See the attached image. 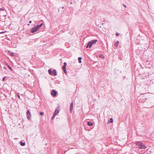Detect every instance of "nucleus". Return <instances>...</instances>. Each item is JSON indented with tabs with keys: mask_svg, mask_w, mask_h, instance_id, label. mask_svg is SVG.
<instances>
[{
	"mask_svg": "<svg viewBox=\"0 0 154 154\" xmlns=\"http://www.w3.org/2000/svg\"><path fill=\"white\" fill-rule=\"evenodd\" d=\"M43 23L37 25L36 26L34 27L31 29V32L32 33H34L39 30V29L42 26Z\"/></svg>",
	"mask_w": 154,
	"mask_h": 154,
	"instance_id": "obj_1",
	"label": "nucleus"
},
{
	"mask_svg": "<svg viewBox=\"0 0 154 154\" xmlns=\"http://www.w3.org/2000/svg\"><path fill=\"white\" fill-rule=\"evenodd\" d=\"M97 42V40L91 41L90 42L88 43V44L87 46V48H91L93 44H95Z\"/></svg>",
	"mask_w": 154,
	"mask_h": 154,
	"instance_id": "obj_2",
	"label": "nucleus"
},
{
	"mask_svg": "<svg viewBox=\"0 0 154 154\" xmlns=\"http://www.w3.org/2000/svg\"><path fill=\"white\" fill-rule=\"evenodd\" d=\"M66 64H67L66 63V62H64V63L63 66V67H62L63 69V71L65 73H66Z\"/></svg>",
	"mask_w": 154,
	"mask_h": 154,
	"instance_id": "obj_3",
	"label": "nucleus"
},
{
	"mask_svg": "<svg viewBox=\"0 0 154 154\" xmlns=\"http://www.w3.org/2000/svg\"><path fill=\"white\" fill-rule=\"evenodd\" d=\"M57 92L55 90H53L51 91V94L53 96H56Z\"/></svg>",
	"mask_w": 154,
	"mask_h": 154,
	"instance_id": "obj_4",
	"label": "nucleus"
},
{
	"mask_svg": "<svg viewBox=\"0 0 154 154\" xmlns=\"http://www.w3.org/2000/svg\"><path fill=\"white\" fill-rule=\"evenodd\" d=\"M138 148L140 149H145L146 148V146L144 145H143V143H142V145L140 146Z\"/></svg>",
	"mask_w": 154,
	"mask_h": 154,
	"instance_id": "obj_5",
	"label": "nucleus"
},
{
	"mask_svg": "<svg viewBox=\"0 0 154 154\" xmlns=\"http://www.w3.org/2000/svg\"><path fill=\"white\" fill-rule=\"evenodd\" d=\"M59 112V110L58 109H55L54 112V114H55V115H56L57 114H58Z\"/></svg>",
	"mask_w": 154,
	"mask_h": 154,
	"instance_id": "obj_6",
	"label": "nucleus"
},
{
	"mask_svg": "<svg viewBox=\"0 0 154 154\" xmlns=\"http://www.w3.org/2000/svg\"><path fill=\"white\" fill-rule=\"evenodd\" d=\"M54 76H56L57 75V73L56 72V70L55 69L53 70V71L52 72V75Z\"/></svg>",
	"mask_w": 154,
	"mask_h": 154,
	"instance_id": "obj_7",
	"label": "nucleus"
},
{
	"mask_svg": "<svg viewBox=\"0 0 154 154\" xmlns=\"http://www.w3.org/2000/svg\"><path fill=\"white\" fill-rule=\"evenodd\" d=\"M73 109V103L72 102L71 104L70 107V112H71L72 111Z\"/></svg>",
	"mask_w": 154,
	"mask_h": 154,
	"instance_id": "obj_8",
	"label": "nucleus"
},
{
	"mask_svg": "<svg viewBox=\"0 0 154 154\" xmlns=\"http://www.w3.org/2000/svg\"><path fill=\"white\" fill-rule=\"evenodd\" d=\"M142 143L140 141H137L135 143V144L137 145H138L139 146H140L142 145Z\"/></svg>",
	"mask_w": 154,
	"mask_h": 154,
	"instance_id": "obj_9",
	"label": "nucleus"
},
{
	"mask_svg": "<svg viewBox=\"0 0 154 154\" xmlns=\"http://www.w3.org/2000/svg\"><path fill=\"white\" fill-rule=\"evenodd\" d=\"M49 73L50 75H52V71L51 69H50L48 70Z\"/></svg>",
	"mask_w": 154,
	"mask_h": 154,
	"instance_id": "obj_10",
	"label": "nucleus"
},
{
	"mask_svg": "<svg viewBox=\"0 0 154 154\" xmlns=\"http://www.w3.org/2000/svg\"><path fill=\"white\" fill-rule=\"evenodd\" d=\"M20 144L22 146H24L25 145V143L23 142L22 141H21L20 142Z\"/></svg>",
	"mask_w": 154,
	"mask_h": 154,
	"instance_id": "obj_11",
	"label": "nucleus"
},
{
	"mask_svg": "<svg viewBox=\"0 0 154 154\" xmlns=\"http://www.w3.org/2000/svg\"><path fill=\"white\" fill-rule=\"evenodd\" d=\"M119 42L118 41H117L114 44L115 46L116 47H117L119 44Z\"/></svg>",
	"mask_w": 154,
	"mask_h": 154,
	"instance_id": "obj_12",
	"label": "nucleus"
},
{
	"mask_svg": "<svg viewBox=\"0 0 154 154\" xmlns=\"http://www.w3.org/2000/svg\"><path fill=\"white\" fill-rule=\"evenodd\" d=\"M82 58L81 57H79L78 58V60L79 61V62L80 63H82Z\"/></svg>",
	"mask_w": 154,
	"mask_h": 154,
	"instance_id": "obj_13",
	"label": "nucleus"
},
{
	"mask_svg": "<svg viewBox=\"0 0 154 154\" xmlns=\"http://www.w3.org/2000/svg\"><path fill=\"white\" fill-rule=\"evenodd\" d=\"M88 124L89 126H91L93 125V123L92 122H88Z\"/></svg>",
	"mask_w": 154,
	"mask_h": 154,
	"instance_id": "obj_14",
	"label": "nucleus"
},
{
	"mask_svg": "<svg viewBox=\"0 0 154 154\" xmlns=\"http://www.w3.org/2000/svg\"><path fill=\"white\" fill-rule=\"evenodd\" d=\"M7 66L11 70H12V68L9 66V65L8 64H7Z\"/></svg>",
	"mask_w": 154,
	"mask_h": 154,
	"instance_id": "obj_15",
	"label": "nucleus"
},
{
	"mask_svg": "<svg viewBox=\"0 0 154 154\" xmlns=\"http://www.w3.org/2000/svg\"><path fill=\"white\" fill-rule=\"evenodd\" d=\"M27 113V115H28L29 114V115H30V112L29 111V110H28L26 112Z\"/></svg>",
	"mask_w": 154,
	"mask_h": 154,
	"instance_id": "obj_16",
	"label": "nucleus"
},
{
	"mask_svg": "<svg viewBox=\"0 0 154 154\" xmlns=\"http://www.w3.org/2000/svg\"><path fill=\"white\" fill-rule=\"evenodd\" d=\"M43 23V21L42 20H40L38 21V23L39 24H41V23Z\"/></svg>",
	"mask_w": 154,
	"mask_h": 154,
	"instance_id": "obj_17",
	"label": "nucleus"
},
{
	"mask_svg": "<svg viewBox=\"0 0 154 154\" xmlns=\"http://www.w3.org/2000/svg\"><path fill=\"white\" fill-rule=\"evenodd\" d=\"M56 115H55V114H53V116L52 117H51V119L53 120V119L55 117Z\"/></svg>",
	"mask_w": 154,
	"mask_h": 154,
	"instance_id": "obj_18",
	"label": "nucleus"
},
{
	"mask_svg": "<svg viewBox=\"0 0 154 154\" xmlns=\"http://www.w3.org/2000/svg\"><path fill=\"white\" fill-rule=\"evenodd\" d=\"M31 116V115H29V114L28 115H27V118L28 119H30V116Z\"/></svg>",
	"mask_w": 154,
	"mask_h": 154,
	"instance_id": "obj_19",
	"label": "nucleus"
},
{
	"mask_svg": "<svg viewBox=\"0 0 154 154\" xmlns=\"http://www.w3.org/2000/svg\"><path fill=\"white\" fill-rule=\"evenodd\" d=\"M40 115L41 116L43 115H44V113L42 112H41L40 113Z\"/></svg>",
	"mask_w": 154,
	"mask_h": 154,
	"instance_id": "obj_20",
	"label": "nucleus"
},
{
	"mask_svg": "<svg viewBox=\"0 0 154 154\" xmlns=\"http://www.w3.org/2000/svg\"><path fill=\"white\" fill-rule=\"evenodd\" d=\"M110 122H113V120H112V118H111L110 119Z\"/></svg>",
	"mask_w": 154,
	"mask_h": 154,
	"instance_id": "obj_21",
	"label": "nucleus"
},
{
	"mask_svg": "<svg viewBox=\"0 0 154 154\" xmlns=\"http://www.w3.org/2000/svg\"><path fill=\"white\" fill-rule=\"evenodd\" d=\"M119 33H118V32L116 33V35L117 36H118L119 35Z\"/></svg>",
	"mask_w": 154,
	"mask_h": 154,
	"instance_id": "obj_22",
	"label": "nucleus"
},
{
	"mask_svg": "<svg viewBox=\"0 0 154 154\" xmlns=\"http://www.w3.org/2000/svg\"><path fill=\"white\" fill-rule=\"evenodd\" d=\"M17 96L19 98V99H20V95L19 94H17Z\"/></svg>",
	"mask_w": 154,
	"mask_h": 154,
	"instance_id": "obj_23",
	"label": "nucleus"
},
{
	"mask_svg": "<svg viewBox=\"0 0 154 154\" xmlns=\"http://www.w3.org/2000/svg\"><path fill=\"white\" fill-rule=\"evenodd\" d=\"M4 11V9H2V8H0V11Z\"/></svg>",
	"mask_w": 154,
	"mask_h": 154,
	"instance_id": "obj_24",
	"label": "nucleus"
},
{
	"mask_svg": "<svg viewBox=\"0 0 154 154\" xmlns=\"http://www.w3.org/2000/svg\"><path fill=\"white\" fill-rule=\"evenodd\" d=\"M5 77L4 78H3L2 79V81H4L5 80Z\"/></svg>",
	"mask_w": 154,
	"mask_h": 154,
	"instance_id": "obj_25",
	"label": "nucleus"
},
{
	"mask_svg": "<svg viewBox=\"0 0 154 154\" xmlns=\"http://www.w3.org/2000/svg\"><path fill=\"white\" fill-rule=\"evenodd\" d=\"M123 5L125 8H126V6L125 5V4H123Z\"/></svg>",
	"mask_w": 154,
	"mask_h": 154,
	"instance_id": "obj_26",
	"label": "nucleus"
},
{
	"mask_svg": "<svg viewBox=\"0 0 154 154\" xmlns=\"http://www.w3.org/2000/svg\"><path fill=\"white\" fill-rule=\"evenodd\" d=\"M32 21L31 20H30L29 21V23H32Z\"/></svg>",
	"mask_w": 154,
	"mask_h": 154,
	"instance_id": "obj_27",
	"label": "nucleus"
},
{
	"mask_svg": "<svg viewBox=\"0 0 154 154\" xmlns=\"http://www.w3.org/2000/svg\"><path fill=\"white\" fill-rule=\"evenodd\" d=\"M3 32H0V33H3Z\"/></svg>",
	"mask_w": 154,
	"mask_h": 154,
	"instance_id": "obj_28",
	"label": "nucleus"
},
{
	"mask_svg": "<svg viewBox=\"0 0 154 154\" xmlns=\"http://www.w3.org/2000/svg\"><path fill=\"white\" fill-rule=\"evenodd\" d=\"M28 25H29V24H28Z\"/></svg>",
	"mask_w": 154,
	"mask_h": 154,
	"instance_id": "obj_29",
	"label": "nucleus"
},
{
	"mask_svg": "<svg viewBox=\"0 0 154 154\" xmlns=\"http://www.w3.org/2000/svg\"><path fill=\"white\" fill-rule=\"evenodd\" d=\"M81 66H80V68L81 67Z\"/></svg>",
	"mask_w": 154,
	"mask_h": 154,
	"instance_id": "obj_30",
	"label": "nucleus"
}]
</instances>
